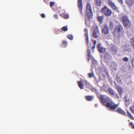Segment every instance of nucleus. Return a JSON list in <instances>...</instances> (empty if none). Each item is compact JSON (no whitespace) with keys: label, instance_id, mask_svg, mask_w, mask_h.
<instances>
[{"label":"nucleus","instance_id":"f257e3e1","mask_svg":"<svg viewBox=\"0 0 134 134\" xmlns=\"http://www.w3.org/2000/svg\"><path fill=\"white\" fill-rule=\"evenodd\" d=\"M105 96L104 95H100V101L107 108H109L111 110H114L118 106L119 104H115L112 101H109L110 98L108 97L105 98Z\"/></svg>","mask_w":134,"mask_h":134},{"label":"nucleus","instance_id":"f03ea898","mask_svg":"<svg viewBox=\"0 0 134 134\" xmlns=\"http://www.w3.org/2000/svg\"><path fill=\"white\" fill-rule=\"evenodd\" d=\"M122 22L125 28H130L132 25L131 21L129 18L128 16L126 15L122 16Z\"/></svg>","mask_w":134,"mask_h":134},{"label":"nucleus","instance_id":"7ed1b4c3","mask_svg":"<svg viewBox=\"0 0 134 134\" xmlns=\"http://www.w3.org/2000/svg\"><path fill=\"white\" fill-rule=\"evenodd\" d=\"M85 14V15H87L88 16V19L89 20L93 17L92 8L91 4L89 3H87V4Z\"/></svg>","mask_w":134,"mask_h":134},{"label":"nucleus","instance_id":"20e7f679","mask_svg":"<svg viewBox=\"0 0 134 134\" xmlns=\"http://www.w3.org/2000/svg\"><path fill=\"white\" fill-rule=\"evenodd\" d=\"M116 32L120 35L121 34H123L124 32V30L122 26L120 24L116 25L113 34H115Z\"/></svg>","mask_w":134,"mask_h":134},{"label":"nucleus","instance_id":"39448f33","mask_svg":"<svg viewBox=\"0 0 134 134\" xmlns=\"http://www.w3.org/2000/svg\"><path fill=\"white\" fill-rule=\"evenodd\" d=\"M102 13L106 16H109L112 14L111 10L109 8L106 6H104L101 10Z\"/></svg>","mask_w":134,"mask_h":134},{"label":"nucleus","instance_id":"423d86ee","mask_svg":"<svg viewBox=\"0 0 134 134\" xmlns=\"http://www.w3.org/2000/svg\"><path fill=\"white\" fill-rule=\"evenodd\" d=\"M99 34V31L98 27L97 26H94L92 33L93 37L95 38H97L98 37Z\"/></svg>","mask_w":134,"mask_h":134},{"label":"nucleus","instance_id":"0eeeda50","mask_svg":"<svg viewBox=\"0 0 134 134\" xmlns=\"http://www.w3.org/2000/svg\"><path fill=\"white\" fill-rule=\"evenodd\" d=\"M122 48L124 52L127 51L128 52H131L132 51L131 46L128 43H126L122 47Z\"/></svg>","mask_w":134,"mask_h":134},{"label":"nucleus","instance_id":"6e6552de","mask_svg":"<svg viewBox=\"0 0 134 134\" xmlns=\"http://www.w3.org/2000/svg\"><path fill=\"white\" fill-rule=\"evenodd\" d=\"M102 33L104 35L108 34L109 32V28L107 24L103 25L102 28Z\"/></svg>","mask_w":134,"mask_h":134},{"label":"nucleus","instance_id":"1a4fd4ad","mask_svg":"<svg viewBox=\"0 0 134 134\" xmlns=\"http://www.w3.org/2000/svg\"><path fill=\"white\" fill-rule=\"evenodd\" d=\"M107 3L108 5L110 6L113 10H116L117 9V8L115 4L111 0H108Z\"/></svg>","mask_w":134,"mask_h":134},{"label":"nucleus","instance_id":"9d476101","mask_svg":"<svg viewBox=\"0 0 134 134\" xmlns=\"http://www.w3.org/2000/svg\"><path fill=\"white\" fill-rule=\"evenodd\" d=\"M104 61L106 63H108L112 59L111 57L109 54L107 52L105 53L104 56Z\"/></svg>","mask_w":134,"mask_h":134},{"label":"nucleus","instance_id":"9b49d317","mask_svg":"<svg viewBox=\"0 0 134 134\" xmlns=\"http://www.w3.org/2000/svg\"><path fill=\"white\" fill-rule=\"evenodd\" d=\"M110 50L113 55H116L118 52V48L116 46H112L110 47Z\"/></svg>","mask_w":134,"mask_h":134},{"label":"nucleus","instance_id":"f8f14e48","mask_svg":"<svg viewBox=\"0 0 134 134\" xmlns=\"http://www.w3.org/2000/svg\"><path fill=\"white\" fill-rule=\"evenodd\" d=\"M77 6L80 13L82 14L83 13V6L82 0H78Z\"/></svg>","mask_w":134,"mask_h":134},{"label":"nucleus","instance_id":"ddd939ff","mask_svg":"<svg viewBox=\"0 0 134 134\" xmlns=\"http://www.w3.org/2000/svg\"><path fill=\"white\" fill-rule=\"evenodd\" d=\"M96 47L99 52L100 53H103L105 52V48L102 46L101 44L100 43L97 44Z\"/></svg>","mask_w":134,"mask_h":134},{"label":"nucleus","instance_id":"4468645a","mask_svg":"<svg viewBox=\"0 0 134 134\" xmlns=\"http://www.w3.org/2000/svg\"><path fill=\"white\" fill-rule=\"evenodd\" d=\"M88 29L87 28L84 29V31L85 33L84 36L86 37L85 40L86 41V43L88 46L89 44V37L88 35Z\"/></svg>","mask_w":134,"mask_h":134},{"label":"nucleus","instance_id":"2eb2a0df","mask_svg":"<svg viewBox=\"0 0 134 134\" xmlns=\"http://www.w3.org/2000/svg\"><path fill=\"white\" fill-rule=\"evenodd\" d=\"M126 3L129 7H131L134 5V0H125Z\"/></svg>","mask_w":134,"mask_h":134},{"label":"nucleus","instance_id":"dca6fc26","mask_svg":"<svg viewBox=\"0 0 134 134\" xmlns=\"http://www.w3.org/2000/svg\"><path fill=\"white\" fill-rule=\"evenodd\" d=\"M116 88L120 96H121L123 92L122 88L121 86L117 85L116 86Z\"/></svg>","mask_w":134,"mask_h":134},{"label":"nucleus","instance_id":"f3484780","mask_svg":"<svg viewBox=\"0 0 134 134\" xmlns=\"http://www.w3.org/2000/svg\"><path fill=\"white\" fill-rule=\"evenodd\" d=\"M116 111L119 114H122L124 116L126 115V113L121 108H118Z\"/></svg>","mask_w":134,"mask_h":134},{"label":"nucleus","instance_id":"a211bd4d","mask_svg":"<svg viewBox=\"0 0 134 134\" xmlns=\"http://www.w3.org/2000/svg\"><path fill=\"white\" fill-rule=\"evenodd\" d=\"M77 83L78 84L79 87L81 89L84 88V85L82 81H77Z\"/></svg>","mask_w":134,"mask_h":134},{"label":"nucleus","instance_id":"6ab92c4d","mask_svg":"<svg viewBox=\"0 0 134 134\" xmlns=\"http://www.w3.org/2000/svg\"><path fill=\"white\" fill-rule=\"evenodd\" d=\"M60 15L65 19H68L69 17V15L68 14H65L64 12L61 13Z\"/></svg>","mask_w":134,"mask_h":134},{"label":"nucleus","instance_id":"aec40b11","mask_svg":"<svg viewBox=\"0 0 134 134\" xmlns=\"http://www.w3.org/2000/svg\"><path fill=\"white\" fill-rule=\"evenodd\" d=\"M97 19L98 21L100 23L102 24L103 22V20L104 19V16L102 15L101 16L98 15L97 16Z\"/></svg>","mask_w":134,"mask_h":134},{"label":"nucleus","instance_id":"412c9836","mask_svg":"<svg viewBox=\"0 0 134 134\" xmlns=\"http://www.w3.org/2000/svg\"><path fill=\"white\" fill-rule=\"evenodd\" d=\"M85 98L87 100L91 101L93 100V97L92 96H85Z\"/></svg>","mask_w":134,"mask_h":134},{"label":"nucleus","instance_id":"4be33fe9","mask_svg":"<svg viewBox=\"0 0 134 134\" xmlns=\"http://www.w3.org/2000/svg\"><path fill=\"white\" fill-rule=\"evenodd\" d=\"M94 2L97 6L100 7L101 5L102 2L101 0H94Z\"/></svg>","mask_w":134,"mask_h":134},{"label":"nucleus","instance_id":"5701e85b","mask_svg":"<svg viewBox=\"0 0 134 134\" xmlns=\"http://www.w3.org/2000/svg\"><path fill=\"white\" fill-rule=\"evenodd\" d=\"M108 90L109 93L112 95H115V92L114 91L110 88H108Z\"/></svg>","mask_w":134,"mask_h":134},{"label":"nucleus","instance_id":"b1692460","mask_svg":"<svg viewBox=\"0 0 134 134\" xmlns=\"http://www.w3.org/2000/svg\"><path fill=\"white\" fill-rule=\"evenodd\" d=\"M130 43L132 46L133 50H134V37H132L131 39Z\"/></svg>","mask_w":134,"mask_h":134},{"label":"nucleus","instance_id":"393cba45","mask_svg":"<svg viewBox=\"0 0 134 134\" xmlns=\"http://www.w3.org/2000/svg\"><path fill=\"white\" fill-rule=\"evenodd\" d=\"M116 80L118 83H121L122 81L120 77L119 76H116Z\"/></svg>","mask_w":134,"mask_h":134},{"label":"nucleus","instance_id":"a878e982","mask_svg":"<svg viewBox=\"0 0 134 134\" xmlns=\"http://www.w3.org/2000/svg\"><path fill=\"white\" fill-rule=\"evenodd\" d=\"M62 44L64 46V47H66L67 45L68 42L66 40H64L62 42Z\"/></svg>","mask_w":134,"mask_h":134},{"label":"nucleus","instance_id":"bb28decb","mask_svg":"<svg viewBox=\"0 0 134 134\" xmlns=\"http://www.w3.org/2000/svg\"><path fill=\"white\" fill-rule=\"evenodd\" d=\"M88 75V77L90 78H91L92 77H94L95 78V77L93 72L89 73Z\"/></svg>","mask_w":134,"mask_h":134},{"label":"nucleus","instance_id":"cd10ccee","mask_svg":"<svg viewBox=\"0 0 134 134\" xmlns=\"http://www.w3.org/2000/svg\"><path fill=\"white\" fill-rule=\"evenodd\" d=\"M110 28L111 29H112L114 27V24L113 23V22L111 21L109 25Z\"/></svg>","mask_w":134,"mask_h":134},{"label":"nucleus","instance_id":"c85d7f7f","mask_svg":"<svg viewBox=\"0 0 134 134\" xmlns=\"http://www.w3.org/2000/svg\"><path fill=\"white\" fill-rule=\"evenodd\" d=\"M87 56L88 57H91L92 56L91 55V52L90 50H88L87 51Z\"/></svg>","mask_w":134,"mask_h":134},{"label":"nucleus","instance_id":"c756f323","mask_svg":"<svg viewBox=\"0 0 134 134\" xmlns=\"http://www.w3.org/2000/svg\"><path fill=\"white\" fill-rule=\"evenodd\" d=\"M67 37L71 40H72L73 39V36L71 35H68L67 36Z\"/></svg>","mask_w":134,"mask_h":134},{"label":"nucleus","instance_id":"7c9ffc66","mask_svg":"<svg viewBox=\"0 0 134 134\" xmlns=\"http://www.w3.org/2000/svg\"><path fill=\"white\" fill-rule=\"evenodd\" d=\"M62 30L64 31H66L68 30V28L67 27L64 26L62 28Z\"/></svg>","mask_w":134,"mask_h":134},{"label":"nucleus","instance_id":"2f4dec72","mask_svg":"<svg viewBox=\"0 0 134 134\" xmlns=\"http://www.w3.org/2000/svg\"><path fill=\"white\" fill-rule=\"evenodd\" d=\"M130 109L132 113H134V107L131 106L130 108Z\"/></svg>","mask_w":134,"mask_h":134},{"label":"nucleus","instance_id":"473e14b6","mask_svg":"<svg viewBox=\"0 0 134 134\" xmlns=\"http://www.w3.org/2000/svg\"><path fill=\"white\" fill-rule=\"evenodd\" d=\"M127 113L129 115V116L132 119H133L134 118L131 115V113L128 111H127Z\"/></svg>","mask_w":134,"mask_h":134},{"label":"nucleus","instance_id":"72a5a7b5","mask_svg":"<svg viewBox=\"0 0 134 134\" xmlns=\"http://www.w3.org/2000/svg\"><path fill=\"white\" fill-rule=\"evenodd\" d=\"M122 60L126 62H127L129 61V58L126 57H125L122 59Z\"/></svg>","mask_w":134,"mask_h":134},{"label":"nucleus","instance_id":"f704fd0d","mask_svg":"<svg viewBox=\"0 0 134 134\" xmlns=\"http://www.w3.org/2000/svg\"><path fill=\"white\" fill-rule=\"evenodd\" d=\"M91 60L92 62V63L93 64H96L97 62L96 60H95L94 58H92L91 59Z\"/></svg>","mask_w":134,"mask_h":134},{"label":"nucleus","instance_id":"c9c22d12","mask_svg":"<svg viewBox=\"0 0 134 134\" xmlns=\"http://www.w3.org/2000/svg\"><path fill=\"white\" fill-rule=\"evenodd\" d=\"M54 4V3L53 2H50V6L51 7H53Z\"/></svg>","mask_w":134,"mask_h":134},{"label":"nucleus","instance_id":"e433bc0d","mask_svg":"<svg viewBox=\"0 0 134 134\" xmlns=\"http://www.w3.org/2000/svg\"><path fill=\"white\" fill-rule=\"evenodd\" d=\"M119 3L121 4L122 5L123 3V0H117Z\"/></svg>","mask_w":134,"mask_h":134},{"label":"nucleus","instance_id":"4c0bfd02","mask_svg":"<svg viewBox=\"0 0 134 134\" xmlns=\"http://www.w3.org/2000/svg\"><path fill=\"white\" fill-rule=\"evenodd\" d=\"M85 83L86 86L88 85H89V82L87 80H85L84 82Z\"/></svg>","mask_w":134,"mask_h":134},{"label":"nucleus","instance_id":"58836bf2","mask_svg":"<svg viewBox=\"0 0 134 134\" xmlns=\"http://www.w3.org/2000/svg\"><path fill=\"white\" fill-rule=\"evenodd\" d=\"M54 17L55 19H58V15L57 14H55L54 15Z\"/></svg>","mask_w":134,"mask_h":134},{"label":"nucleus","instance_id":"ea45409f","mask_svg":"<svg viewBox=\"0 0 134 134\" xmlns=\"http://www.w3.org/2000/svg\"><path fill=\"white\" fill-rule=\"evenodd\" d=\"M41 16L42 18H44L46 17L45 14L43 13H42L41 14Z\"/></svg>","mask_w":134,"mask_h":134},{"label":"nucleus","instance_id":"a19ab883","mask_svg":"<svg viewBox=\"0 0 134 134\" xmlns=\"http://www.w3.org/2000/svg\"><path fill=\"white\" fill-rule=\"evenodd\" d=\"M132 63L133 67L134 68V59L132 60Z\"/></svg>","mask_w":134,"mask_h":134},{"label":"nucleus","instance_id":"79ce46f5","mask_svg":"<svg viewBox=\"0 0 134 134\" xmlns=\"http://www.w3.org/2000/svg\"><path fill=\"white\" fill-rule=\"evenodd\" d=\"M115 96L116 97L118 98H119V97L118 94L117 93H115Z\"/></svg>","mask_w":134,"mask_h":134},{"label":"nucleus","instance_id":"37998d69","mask_svg":"<svg viewBox=\"0 0 134 134\" xmlns=\"http://www.w3.org/2000/svg\"><path fill=\"white\" fill-rule=\"evenodd\" d=\"M97 43V41L96 40H94L93 42V44L94 45H95Z\"/></svg>","mask_w":134,"mask_h":134},{"label":"nucleus","instance_id":"c03bdc74","mask_svg":"<svg viewBox=\"0 0 134 134\" xmlns=\"http://www.w3.org/2000/svg\"><path fill=\"white\" fill-rule=\"evenodd\" d=\"M91 58V57H88V58H87V60L88 62H89Z\"/></svg>","mask_w":134,"mask_h":134},{"label":"nucleus","instance_id":"a18cd8bd","mask_svg":"<svg viewBox=\"0 0 134 134\" xmlns=\"http://www.w3.org/2000/svg\"><path fill=\"white\" fill-rule=\"evenodd\" d=\"M129 124L130 125H133V122H130Z\"/></svg>","mask_w":134,"mask_h":134},{"label":"nucleus","instance_id":"49530a36","mask_svg":"<svg viewBox=\"0 0 134 134\" xmlns=\"http://www.w3.org/2000/svg\"><path fill=\"white\" fill-rule=\"evenodd\" d=\"M95 45H93L92 47V49H94L95 48Z\"/></svg>","mask_w":134,"mask_h":134},{"label":"nucleus","instance_id":"de8ad7c7","mask_svg":"<svg viewBox=\"0 0 134 134\" xmlns=\"http://www.w3.org/2000/svg\"><path fill=\"white\" fill-rule=\"evenodd\" d=\"M133 125V126H132V128L133 129H134V125L133 124V125Z\"/></svg>","mask_w":134,"mask_h":134},{"label":"nucleus","instance_id":"09e8293b","mask_svg":"<svg viewBox=\"0 0 134 134\" xmlns=\"http://www.w3.org/2000/svg\"><path fill=\"white\" fill-rule=\"evenodd\" d=\"M97 106H98V104H96L95 105V106L96 107H97Z\"/></svg>","mask_w":134,"mask_h":134},{"label":"nucleus","instance_id":"8fccbe9b","mask_svg":"<svg viewBox=\"0 0 134 134\" xmlns=\"http://www.w3.org/2000/svg\"><path fill=\"white\" fill-rule=\"evenodd\" d=\"M85 20V24H86V20Z\"/></svg>","mask_w":134,"mask_h":134},{"label":"nucleus","instance_id":"3c124183","mask_svg":"<svg viewBox=\"0 0 134 134\" xmlns=\"http://www.w3.org/2000/svg\"><path fill=\"white\" fill-rule=\"evenodd\" d=\"M129 121H130V120H129Z\"/></svg>","mask_w":134,"mask_h":134}]
</instances>
